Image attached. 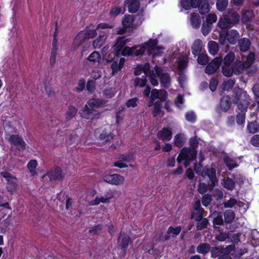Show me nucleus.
Segmentation results:
<instances>
[{"label": "nucleus", "mask_w": 259, "mask_h": 259, "mask_svg": "<svg viewBox=\"0 0 259 259\" xmlns=\"http://www.w3.org/2000/svg\"><path fill=\"white\" fill-rule=\"evenodd\" d=\"M156 35L153 36V38L150 39L144 44L135 46L132 47L125 46L128 41V39H125L123 37H119L114 46V51L116 56L120 54L127 57H138L145 54L146 52L148 55H152L153 58L161 55L164 50L163 48L157 46L158 40Z\"/></svg>", "instance_id": "obj_1"}, {"label": "nucleus", "mask_w": 259, "mask_h": 259, "mask_svg": "<svg viewBox=\"0 0 259 259\" xmlns=\"http://www.w3.org/2000/svg\"><path fill=\"white\" fill-rule=\"evenodd\" d=\"M254 54L250 53L244 63L240 60H237L234 64L233 67L231 64L234 60L235 55L232 52H229L224 58L222 65V72L227 77L231 76L233 73L239 74L242 73L244 69L250 67L254 60Z\"/></svg>", "instance_id": "obj_2"}, {"label": "nucleus", "mask_w": 259, "mask_h": 259, "mask_svg": "<svg viewBox=\"0 0 259 259\" xmlns=\"http://www.w3.org/2000/svg\"><path fill=\"white\" fill-rule=\"evenodd\" d=\"M249 96L246 92L242 89H238L236 91L235 103L238 109L241 111L237 116V122L242 125L245 121V113L248 104Z\"/></svg>", "instance_id": "obj_3"}, {"label": "nucleus", "mask_w": 259, "mask_h": 259, "mask_svg": "<svg viewBox=\"0 0 259 259\" xmlns=\"http://www.w3.org/2000/svg\"><path fill=\"white\" fill-rule=\"evenodd\" d=\"M104 104V102L102 100L90 99L88 102V104L84 106L83 110L80 112L81 116L83 118L90 120L98 118L99 113L96 109Z\"/></svg>", "instance_id": "obj_4"}, {"label": "nucleus", "mask_w": 259, "mask_h": 259, "mask_svg": "<svg viewBox=\"0 0 259 259\" xmlns=\"http://www.w3.org/2000/svg\"><path fill=\"white\" fill-rule=\"evenodd\" d=\"M154 70H152L149 73V80L153 86H157L158 84V78H160V82L162 86L168 87L170 83V77L169 75L163 72L160 68L156 65Z\"/></svg>", "instance_id": "obj_5"}, {"label": "nucleus", "mask_w": 259, "mask_h": 259, "mask_svg": "<svg viewBox=\"0 0 259 259\" xmlns=\"http://www.w3.org/2000/svg\"><path fill=\"white\" fill-rule=\"evenodd\" d=\"M195 140L190 139V144L192 148H184L181 151L177 158L179 163H183L185 166H187L190 161L193 160L196 156L197 151L195 148Z\"/></svg>", "instance_id": "obj_6"}, {"label": "nucleus", "mask_w": 259, "mask_h": 259, "mask_svg": "<svg viewBox=\"0 0 259 259\" xmlns=\"http://www.w3.org/2000/svg\"><path fill=\"white\" fill-rule=\"evenodd\" d=\"M97 34V29H88L87 31H80L75 36L72 45V49H77L86 39L92 38Z\"/></svg>", "instance_id": "obj_7"}, {"label": "nucleus", "mask_w": 259, "mask_h": 259, "mask_svg": "<svg viewBox=\"0 0 259 259\" xmlns=\"http://www.w3.org/2000/svg\"><path fill=\"white\" fill-rule=\"evenodd\" d=\"M94 133L97 139L104 142L110 141L113 138L111 126L108 125L96 129Z\"/></svg>", "instance_id": "obj_8"}, {"label": "nucleus", "mask_w": 259, "mask_h": 259, "mask_svg": "<svg viewBox=\"0 0 259 259\" xmlns=\"http://www.w3.org/2000/svg\"><path fill=\"white\" fill-rule=\"evenodd\" d=\"M239 37V33L234 29L229 31L226 34L224 33L223 31L220 32V41L222 44H224L225 38L227 39L229 43L235 44Z\"/></svg>", "instance_id": "obj_9"}, {"label": "nucleus", "mask_w": 259, "mask_h": 259, "mask_svg": "<svg viewBox=\"0 0 259 259\" xmlns=\"http://www.w3.org/2000/svg\"><path fill=\"white\" fill-rule=\"evenodd\" d=\"M1 175L8 181L7 187L8 191L11 193L14 192L17 190L18 187L16 178L7 172H1Z\"/></svg>", "instance_id": "obj_10"}, {"label": "nucleus", "mask_w": 259, "mask_h": 259, "mask_svg": "<svg viewBox=\"0 0 259 259\" xmlns=\"http://www.w3.org/2000/svg\"><path fill=\"white\" fill-rule=\"evenodd\" d=\"M167 98V93L165 90L154 89L151 91L150 96V101L148 103V107L152 106L154 101L157 99L159 100L161 102L164 101Z\"/></svg>", "instance_id": "obj_11"}, {"label": "nucleus", "mask_w": 259, "mask_h": 259, "mask_svg": "<svg viewBox=\"0 0 259 259\" xmlns=\"http://www.w3.org/2000/svg\"><path fill=\"white\" fill-rule=\"evenodd\" d=\"M104 182L111 185H119L123 183L124 178L118 174L105 175L103 177Z\"/></svg>", "instance_id": "obj_12"}, {"label": "nucleus", "mask_w": 259, "mask_h": 259, "mask_svg": "<svg viewBox=\"0 0 259 259\" xmlns=\"http://www.w3.org/2000/svg\"><path fill=\"white\" fill-rule=\"evenodd\" d=\"M201 175L203 177L207 176L211 182L210 186L214 187L218 183V180L216 177V170L214 168L204 167L203 169Z\"/></svg>", "instance_id": "obj_13"}, {"label": "nucleus", "mask_w": 259, "mask_h": 259, "mask_svg": "<svg viewBox=\"0 0 259 259\" xmlns=\"http://www.w3.org/2000/svg\"><path fill=\"white\" fill-rule=\"evenodd\" d=\"M234 19H228L226 16L224 18H221L219 20L218 26L222 29H226L230 26L231 24L237 23L239 20V16L235 15Z\"/></svg>", "instance_id": "obj_14"}, {"label": "nucleus", "mask_w": 259, "mask_h": 259, "mask_svg": "<svg viewBox=\"0 0 259 259\" xmlns=\"http://www.w3.org/2000/svg\"><path fill=\"white\" fill-rule=\"evenodd\" d=\"M118 161L114 162V165L116 167L119 168L126 167L127 165L123 163L122 161L129 162L134 159V154L132 153H127L122 155H119L117 157Z\"/></svg>", "instance_id": "obj_15"}, {"label": "nucleus", "mask_w": 259, "mask_h": 259, "mask_svg": "<svg viewBox=\"0 0 259 259\" xmlns=\"http://www.w3.org/2000/svg\"><path fill=\"white\" fill-rule=\"evenodd\" d=\"M222 61L221 57L214 58L206 67L205 72L208 74H211L215 72L220 67Z\"/></svg>", "instance_id": "obj_16"}, {"label": "nucleus", "mask_w": 259, "mask_h": 259, "mask_svg": "<svg viewBox=\"0 0 259 259\" xmlns=\"http://www.w3.org/2000/svg\"><path fill=\"white\" fill-rule=\"evenodd\" d=\"M6 138L10 143L16 146L18 148H23L25 146L24 141L17 135H7Z\"/></svg>", "instance_id": "obj_17"}, {"label": "nucleus", "mask_w": 259, "mask_h": 259, "mask_svg": "<svg viewBox=\"0 0 259 259\" xmlns=\"http://www.w3.org/2000/svg\"><path fill=\"white\" fill-rule=\"evenodd\" d=\"M124 7L127 8L130 13H134L139 9L140 3L139 0H126L124 2Z\"/></svg>", "instance_id": "obj_18"}, {"label": "nucleus", "mask_w": 259, "mask_h": 259, "mask_svg": "<svg viewBox=\"0 0 259 259\" xmlns=\"http://www.w3.org/2000/svg\"><path fill=\"white\" fill-rule=\"evenodd\" d=\"M130 243L128 236L124 233H121L118 239V246L123 252H124Z\"/></svg>", "instance_id": "obj_19"}, {"label": "nucleus", "mask_w": 259, "mask_h": 259, "mask_svg": "<svg viewBox=\"0 0 259 259\" xmlns=\"http://www.w3.org/2000/svg\"><path fill=\"white\" fill-rule=\"evenodd\" d=\"M159 139L163 141H168L172 138V131L170 128L163 127L157 133Z\"/></svg>", "instance_id": "obj_20"}, {"label": "nucleus", "mask_w": 259, "mask_h": 259, "mask_svg": "<svg viewBox=\"0 0 259 259\" xmlns=\"http://www.w3.org/2000/svg\"><path fill=\"white\" fill-rule=\"evenodd\" d=\"M125 59L124 58H121L119 60L114 61L111 65L112 75H114L116 73L121 71L124 64Z\"/></svg>", "instance_id": "obj_21"}, {"label": "nucleus", "mask_w": 259, "mask_h": 259, "mask_svg": "<svg viewBox=\"0 0 259 259\" xmlns=\"http://www.w3.org/2000/svg\"><path fill=\"white\" fill-rule=\"evenodd\" d=\"M150 65L149 63H145L144 64L138 65L135 68V75H139L143 72L146 76L149 75L150 72Z\"/></svg>", "instance_id": "obj_22"}, {"label": "nucleus", "mask_w": 259, "mask_h": 259, "mask_svg": "<svg viewBox=\"0 0 259 259\" xmlns=\"http://www.w3.org/2000/svg\"><path fill=\"white\" fill-rule=\"evenodd\" d=\"M194 209L197 211L198 215H195V213L192 214L191 218L194 219L195 221H198L203 216L204 210L201 207L200 202L199 200L196 201L193 204Z\"/></svg>", "instance_id": "obj_23"}, {"label": "nucleus", "mask_w": 259, "mask_h": 259, "mask_svg": "<svg viewBox=\"0 0 259 259\" xmlns=\"http://www.w3.org/2000/svg\"><path fill=\"white\" fill-rule=\"evenodd\" d=\"M189 20L191 26L194 28H198L201 23L200 15L197 13H192L190 14Z\"/></svg>", "instance_id": "obj_24"}, {"label": "nucleus", "mask_w": 259, "mask_h": 259, "mask_svg": "<svg viewBox=\"0 0 259 259\" xmlns=\"http://www.w3.org/2000/svg\"><path fill=\"white\" fill-rule=\"evenodd\" d=\"M52 49L51 51V55L50 57V63L51 65H54L56 61V57L58 54V46L57 44V39L56 36L54 37V40L52 44Z\"/></svg>", "instance_id": "obj_25"}, {"label": "nucleus", "mask_w": 259, "mask_h": 259, "mask_svg": "<svg viewBox=\"0 0 259 259\" xmlns=\"http://www.w3.org/2000/svg\"><path fill=\"white\" fill-rule=\"evenodd\" d=\"M51 180H59L62 178V171L60 167L53 168L47 174Z\"/></svg>", "instance_id": "obj_26"}, {"label": "nucleus", "mask_w": 259, "mask_h": 259, "mask_svg": "<svg viewBox=\"0 0 259 259\" xmlns=\"http://www.w3.org/2000/svg\"><path fill=\"white\" fill-rule=\"evenodd\" d=\"M199 0H181V4L185 10H189L191 7L197 8Z\"/></svg>", "instance_id": "obj_27"}, {"label": "nucleus", "mask_w": 259, "mask_h": 259, "mask_svg": "<svg viewBox=\"0 0 259 259\" xmlns=\"http://www.w3.org/2000/svg\"><path fill=\"white\" fill-rule=\"evenodd\" d=\"M202 49V41L199 39H196L192 46V52L195 56L198 55Z\"/></svg>", "instance_id": "obj_28"}, {"label": "nucleus", "mask_w": 259, "mask_h": 259, "mask_svg": "<svg viewBox=\"0 0 259 259\" xmlns=\"http://www.w3.org/2000/svg\"><path fill=\"white\" fill-rule=\"evenodd\" d=\"M199 12L201 14L208 13L210 10L209 5L207 0H199L198 3Z\"/></svg>", "instance_id": "obj_29"}, {"label": "nucleus", "mask_w": 259, "mask_h": 259, "mask_svg": "<svg viewBox=\"0 0 259 259\" xmlns=\"http://www.w3.org/2000/svg\"><path fill=\"white\" fill-rule=\"evenodd\" d=\"M230 98L228 96L222 98L220 102V108L222 111H227L230 107Z\"/></svg>", "instance_id": "obj_30"}, {"label": "nucleus", "mask_w": 259, "mask_h": 259, "mask_svg": "<svg viewBox=\"0 0 259 259\" xmlns=\"http://www.w3.org/2000/svg\"><path fill=\"white\" fill-rule=\"evenodd\" d=\"M188 57L187 56H181L178 60V69L182 72L187 66Z\"/></svg>", "instance_id": "obj_31"}, {"label": "nucleus", "mask_w": 259, "mask_h": 259, "mask_svg": "<svg viewBox=\"0 0 259 259\" xmlns=\"http://www.w3.org/2000/svg\"><path fill=\"white\" fill-rule=\"evenodd\" d=\"M238 45L241 51L245 52L249 49L250 42L248 39L243 38L239 41Z\"/></svg>", "instance_id": "obj_32"}, {"label": "nucleus", "mask_w": 259, "mask_h": 259, "mask_svg": "<svg viewBox=\"0 0 259 259\" xmlns=\"http://www.w3.org/2000/svg\"><path fill=\"white\" fill-rule=\"evenodd\" d=\"M181 231V228L180 226L176 228H174L172 227H169L167 231V233L168 235L166 236L164 240H166L168 239L170 236L174 237L177 236L180 233Z\"/></svg>", "instance_id": "obj_33"}, {"label": "nucleus", "mask_w": 259, "mask_h": 259, "mask_svg": "<svg viewBox=\"0 0 259 259\" xmlns=\"http://www.w3.org/2000/svg\"><path fill=\"white\" fill-rule=\"evenodd\" d=\"M134 22L133 16L132 15L125 16L122 21L123 27L125 29L133 27Z\"/></svg>", "instance_id": "obj_34"}, {"label": "nucleus", "mask_w": 259, "mask_h": 259, "mask_svg": "<svg viewBox=\"0 0 259 259\" xmlns=\"http://www.w3.org/2000/svg\"><path fill=\"white\" fill-rule=\"evenodd\" d=\"M208 48L209 53L214 56L219 51V46L218 44L214 41H210L208 44Z\"/></svg>", "instance_id": "obj_35"}, {"label": "nucleus", "mask_w": 259, "mask_h": 259, "mask_svg": "<svg viewBox=\"0 0 259 259\" xmlns=\"http://www.w3.org/2000/svg\"><path fill=\"white\" fill-rule=\"evenodd\" d=\"M221 183L224 188L228 190H233L235 186L234 181L229 178L223 180Z\"/></svg>", "instance_id": "obj_36"}, {"label": "nucleus", "mask_w": 259, "mask_h": 259, "mask_svg": "<svg viewBox=\"0 0 259 259\" xmlns=\"http://www.w3.org/2000/svg\"><path fill=\"white\" fill-rule=\"evenodd\" d=\"M210 246L207 243H201L199 244L197 247V251L198 253L202 254H206L209 251Z\"/></svg>", "instance_id": "obj_37"}, {"label": "nucleus", "mask_w": 259, "mask_h": 259, "mask_svg": "<svg viewBox=\"0 0 259 259\" xmlns=\"http://www.w3.org/2000/svg\"><path fill=\"white\" fill-rule=\"evenodd\" d=\"M37 165V162L35 160H31L27 164V168L32 176H35L37 174L36 167Z\"/></svg>", "instance_id": "obj_38"}, {"label": "nucleus", "mask_w": 259, "mask_h": 259, "mask_svg": "<svg viewBox=\"0 0 259 259\" xmlns=\"http://www.w3.org/2000/svg\"><path fill=\"white\" fill-rule=\"evenodd\" d=\"M154 104V109L153 111V114L154 116H162L163 114L161 111V106L160 102L158 101L155 102Z\"/></svg>", "instance_id": "obj_39"}, {"label": "nucleus", "mask_w": 259, "mask_h": 259, "mask_svg": "<svg viewBox=\"0 0 259 259\" xmlns=\"http://www.w3.org/2000/svg\"><path fill=\"white\" fill-rule=\"evenodd\" d=\"M88 60L93 63H99L101 60L100 54L96 51L91 53L88 58Z\"/></svg>", "instance_id": "obj_40"}, {"label": "nucleus", "mask_w": 259, "mask_h": 259, "mask_svg": "<svg viewBox=\"0 0 259 259\" xmlns=\"http://www.w3.org/2000/svg\"><path fill=\"white\" fill-rule=\"evenodd\" d=\"M77 112V109L73 106H70L66 113L65 117L67 120L73 118Z\"/></svg>", "instance_id": "obj_41"}, {"label": "nucleus", "mask_w": 259, "mask_h": 259, "mask_svg": "<svg viewBox=\"0 0 259 259\" xmlns=\"http://www.w3.org/2000/svg\"><path fill=\"white\" fill-rule=\"evenodd\" d=\"M235 213L232 210H227L224 213L225 221L226 223L232 222L235 218Z\"/></svg>", "instance_id": "obj_42"}, {"label": "nucleus", "mask_w": 259, "mask_h": 259, "mask_svg": "<svg viewBox=\"0 0 259 259\" xmlns=\"http://www.w3.org/2000/svg\"><path fill=\"white\" fill-rule=\"evenodd\" d=\"M251 244L253 246H257L259 244V232L256 230H253L251 233Z\"/></svg>", "instance_id": "obj_43"}, {"label": "nucleus", "mask_w": 259, "mask_h": 259, "mask_svg": "<svg viewBox=\"0 0 259 259\" xmlns=\"http://www.w3.org/2000/svg\"><path fill=\"white\" fill-rule=\"evenodd\" d=\"M147 82L146 76H143L141 78L136 77L134 80V84L135 86L143 87L145 86Z\"/></svg>", "instance_id": "obj_44"}, {"label": "nucleus", "mask_w": 259, "mask_h": 259, "mask_svg": "<svg viewBox=\"0 0 259 259\" xmlns=\"http://www.w3.org/2000/svg\"><path fill=\"white\" fill-rule=\"evenodd\" d=\"M212 215L213 217H215L213 221L214 225H221L223 224V220L220 213L214 212Z\"/></svg>", "instance_id": "obj_45"}, {"label": "nucleus", "mask_w": 259, "mask_h": 259, "mask_svg": "<svg viewBox=\"0 0 259 259\" xmlns=\"http://www.w3.org/2000/svg\"><path fill=\"white\" fill-rule=\"evenodd\" d=\"M100 203H107L108 199H103V196H101L100 197H96L94 200L91 201L89 202V204L90 205H98Z\"/></svg>", "instance_id": "obj_46"}, {"label": "nucleus", "mask_w": 259, "mask_h": 259, "mask_svg": "<svg viewBox=\"0 0 259 259\" xmlns=\"http://www.w3.org/2000/svg\"><path fill=\"white\" fill-rule=\"evenodd\" d=\"M106 37L100 35L97 39L93 42V46L95 49L101 47L106 40Z\"/></svg>", "instance_id": "obj_47"}, {"label": "nucleus", "mask_w": 259, "mask_h": 259, "mask_svg": "<svg viewBox=\"0 0 259 259\" xmlns=\"http://www.w3.org/2000/svg\"><path fill=\"white\" fill-rule=\"evenodd\" d=\"M228 4V0H217V9L220 11H224Z\"/></svg>", "instance_id": "obj_48"}, {"label": "nucleus", "mask_w": 259, "mask_h": 259, "mask_svg": "<svg viewBox=\"0 0 259 259\" xmlns=\"http://www.w3.org/2000/svg\"><path fill=\"white\" fill-rule=\"evenodd\" d=\"M224 160L226 165L230 169H232V168L237 166V164L235 160L229 157H225Z\"/></svg>", "instance_id": "obj_49"}, {"label": "nucleus", "mask_w": 259, "mask_h": 259, "mask_svg": "<svg viewBox=\"0 0 259 259\" xmlns=\"http://www.w3.org/2000/svg\"><path fill=\"white\" fill-rule=\"evenodd\" d=\"M184 140V138L182 135L178 134L174 138V144L176 146L180 147L183 144Z\"/></svg>", "instance_id": "obj_50"}, {"label": "nucleus", "mask_w": 259, "mask_h": 259, "mask_svg": "<svg viewBox=\"0 0 259 259\" xmlns=\"http://www.w3.org/2000/svg\"><path fill=\"white\" fill-rule=\"evenodd\" d=\"M247 129L249 133L254 134L259 130V124L257 122H250L248 124Z\"/></svg>", "instance_id": "obj_51"}, {"label": "nucleus", "mask_w": 259, "mask_h": 259, "mask_svg": "<svg viewBox=\"0 0 259 259\" xmlns=\"http://www.w3.org/2000/svg\"><path fill=\"white\" fill-rule=\"evenodd\" d=\"M116 93L115 89L110 88L106 89L104 91V96L107 98H111L113 97Z\"/></svg>", "instance_id": "obj_52"}, {"label": "nucleus", "mask_w": 259, "mask_h": 259, "mask_svg": "<svg viewBox=\"0 0 259 259\" xmlns=\"http://www.w3.org/2000/svg\"><path fill=\"white\" fill-rule=\"evenodd\" d=\"M208 57L207 55L201 54L198 56V63L200 65H205L208 62Z\"/></svg>", "instance_id": "obj_53"}, {"label": "nucleus", "mask_w": 259, "mask_h": 259, "mask_svg": "<svg viewBox=\"0 0 259 259\" xmlns=\"http://www.w3.org/2000/svg\"><path fill=\"white\" fill-rule=\"evenodd\" d=\"M253 17V14L251 11H247L243 13L242 17V21L245 23L249 21Z\"/></svg>", "instance_id": "obj_54"}, {"label": "nucleus", "mask_w": 259, "mask_h": 259, "mask_svg": "<svg viewBox=\"0 0 259 259\" xmlns=\"http://www.w3.org/2000/svg\"><path fill=\"white\" fill-rule=\"evenodd\" d=\"M122 12V9L120 7H114L109 12V15L111 17H115Z\"/></svg>", "instance_id": "obj_55"}, {"label": "nucleus", "mask_w": 259, "mask_h": 259, "mask_svg": "<svg viewBox=\"0 0 259 259\" xmlns=\"http://www.w3.org/2000/svg\"><path fill=\"white\" fill-rule=\"evenodd\" d=\"M211 25L208 24L206 22L202 24L201 28L202 34L205 36L207 35L210 32L211 29Z\"/></svg>", "instance_id": "obj_56"}, {"label": "nucleus", "mask_w": 259, "mask_h": 259, "mask_svg": "<svg viewBox=\"0 0 259 259\" xmlns=\"http://www.w3.org/2000/svg\"><path fill=\"white\" fill-rule=\"evenodd\" d=\"M237 204V200L234 198H230L224 203L225 208H232Z\"/></svg>", "instance_id": "obj_57"}, {"label": "nucleus", "mask_w": 259, "mask_h": 259, "mask_svg": "<svg viewBox=\"0 0 259 259\" xmlns=\"http://www.w3.org/2000/svg\"><path fill=\"white\" fill-rule=\"evenodd\" d=\"M217 20V15L214 13H210L207 15L205 22L212 25L213 23L216 22Z\"/></svg>", "instance_id": "obj_58"}, {"label": "nucleus", "mask_w": 259, "mask_h": 259, "mask_svg": "<svg viewBox=\"0 0 259 259\" xmlns=\"http://www.w3.org/2000/svg\"><path fill=\"white\" fill-rule=\"evenodd\" d=\"M235 82L232 79H228L224 82L223 84V89L224 90H228L234 86Z\"/></svg>", "instance_id": "obj_59"}, {"label": "nucleus", "mask_w": 259, "mask_h": 259, "mask_svg": "<svg viewBox=\"0 0 259 259\" xmlns=\"http://www.w3.org/2000/svg\"><path fill=\"white\" fill-rule=\"evenodd\" d=\"M138 100L137 98L129 99L126 103V106L128 108H135L138 105Z\"/></svg>", "instance_id": "obj_60"}, {"label": "nucleus", "mask_w": 259, "mask_h": 259, "mask_svg": "<svg viewBox=\"0 0 259 259\" xmlns=\"http://www.w3.org/2000/svg\"><path fill=\"white\" fill-rule=\"evenodd\" d=\"M199 223L197 226V228L198 230H202L205 227H206L208 221L206 219H200L198 221Z\"/></svg>", "instance_id": "obj_61"}, {"label": "nucleus", "mask_w": 259, "mask_h": 259, "mask_svg": "<svg viewBox=\"0 0 259 259\" xmlns=\"http://www.w3.org/2000/svg\"><path fill=\"white\" fill-rule=\"evenodd\" d=\"M185 117L187 120L191 122H194L196 120V116L192 111L186 113Z\"/></svg>", "instance_id": "obj_62"}, {"label": "nucleus", "mask_w": 259, "mask_h": 259, "mask_svg": "<svg viewBox=\"0 0 259 259\" xmlns=\"http://www.w3.org/2000/svg\"><path fill=\"white\" fill-rule=\"evenodd\" d=\"M211 201V196L209 194L204 195L202 198V203L204 206H207Z\"/></svg>", "instance_id": "obj_63"}, {"label": "nucleus", "mask_w": 259, "mask_h": 259, "mask_svg": "<svg viewBox=\"0 0 259 259\" xmlns=\"http://www.w3.org/2000/svg\"><path fill=\"white\" fill-rule=\"evenodd\" d=\"M207 186L203 183H200L198 188V191L201 194H204L207 190Z\"/></svg>", "instance_id": "obj_64"}]
</instances>
